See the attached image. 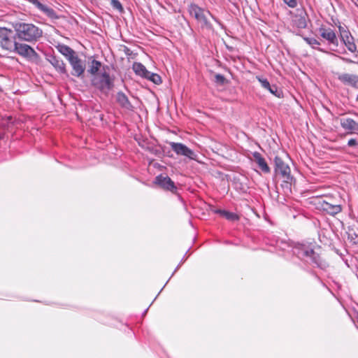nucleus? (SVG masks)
<instances>
[{"label": "nucleus", "instance_id": "c9c22d12", "mask_svg": "<svg viewBox=\"0 0 358 358\" xmlns=\"http://www.w3.org/2000/svg\"><path fill=\"white\" fill-rule=\"evenodd\" d=\"M123 52L127 57H131L132 55V51L127 46H124Z\"/></svg>", "mask_w": 358, "mask_h": 358}, {"label": "nucleus", "instance_id": "20e7f679", "mask_svg": "<svg viewBox=\"0 0 358 358\" xmlns=\"http://www.w3.org/2000/svg\"><path fill=\"white\" fill-rule=\"evenodd\" d=\"M273 163L274 176L282 178L285 183L292 184L294 178L289 165L278 155L274 157Z\"/></svg>", "mask_w": 358, "mask_h": 358}, {"label": "nucleus", "instance_id": "aec40b11", "mask_svg": "<svg viewBox=\"0 0 358 358\" xmlns=\"http://www.w3.org/2000/svg\"><path fill=\"white\" fill-rule=\"evenodd\" d=\"M57 48L62 55L67 58L68 60L69 58L73 57L75 55H76V52L66 45L59 44L57 46Z\"/></svg>", "mask_w": 358, "mask_h": 358}, {"label": "nucleus", "instance_id": "ea45409f", "mask_svg": "<svg viewBox=\"0 0 358 358\" xmlns=\"http://www.w3.org/2000/svg\"><path fill=\"white\" fill-rule=\"evenodd\" d=\"M355 4L358 6V0L355 1Z\"/></svg>", "mask_w": 358, "mask_h": 358}, {"label": "nucleus", "instance_id": "f3484780", "mask_svg": "<svg viewBox=\"0 0 358 358\" xmlns=\"http://www.w3.org/2000/svg\"><path fill=\"white\" fill-rule=\"evenodd\" d=\"M116 102L117 104L122 108L123 109L133 111L134 109V106L131 104L130 101L129 100L128 96L122 92L120 91L117 92L116 96Z\"/></svg>", "mask_w": 358, "mask_h": 358}, {"label": "nucleus", "instance_id": "79ce46f5", "mask_svg": "<svg viewBox=\"0 0 358 358\" xmlns=\"http://www.w3.org/2000/svg\"><path fill=\"white\" fill-rule=\"evenodd\" d=\"M357 88H358V84H357Z\"/></svg>", "mask_w": 358, "mask_h": 358}, {"label": "nucleus", "instance_id": "6ab92c4d", "mask_svg": "<svg viewBox=\"0 0 358 358\" xmlns=\"http://www.w3.org/2000/svg\"><path fill=\"white\" fill-rule=\"evenodd\" d=\"M252 157L254 158L255 162L257 164L258 168L264 173H270L271 169L266 162L265 159L262 157V155L258 152H255L252 153Z\"/></svg>", "mask_w": 358, "mask_h": 358}, {"label": "nucleus", "instance_id": "2f4dec72", "mask_svg": "<svg viewBox=\"0 0 358 358\" xmlns=\"http://www.w3.org/2000/svg\"><path fill=\"white\" fill-rule=\"evenodd\" d=\"M305 41L310 45H312L313 48H315V45H320V43L314 38H306Z\"/></svg>", "mask_w": 358, "mask_h": 358}, {"label": "nucleus", "instance_id": "6e6552de", "mask_svg": "<svg viewBox=\"0 0 358 358\" xmlns=\"http://www.w3.org/2000/svg\"><path fill=\"white\" fill-rule=\"evenodd\" d=\"M153 182L166 191H169L173 194L177 192L178 188L174 182L166 175L159 174L157 176Z\"/></svg>", "mask_w": 358, "mask_h": 358}, {"label": "nucleus", "instance_id": "4be33fe9", "mask_svg": "<svg viewBox=\"0 0 358 358\" xmlns=\"http://www.w3.org/2000/svg\"><path fill=\"white\" fill-rule=\"evenodd\" d=\"M308 246V244L296 243L292 248V252L294 255L301 259L303 254V251H306Z\"/></svg>", "mask_w": 358, "mask_h": 358}, {"label": "nucleus", "instance_id": "4c0bfd02", "mask_svg": "<svg viewBox=\"0 0 358 358\" xmlns=\"http://www.w3.org/2000/svg\"><path fill=\"white\" fill-rule=\"evenodd\" d=\"M4 136V131L0 129V139H2Z\"/></svg>", "mask_w": 358, "mask_h": 358}, {"label": "nucleus", "instance_id": "f03ea898", "mask_svg": "<svg viewBox=\"0 0 358 358\" xmlns=\"http://www.w3.org/2000/svg\"><path fill=\"white\" fill-rule=\"evenodd\" d=\"M187 11L190 16L196 20L202 29L208 30L213 29V25L208 20L206 15H209L215 21H217V18L209 10H205L194 3H191L188 6Z\"/></svg>", "mask_w": 358, "mask_h": 358}, {"label": "nucleus", "instance_id": "f257e3e1", "mask_svg": "<svg viewBox=\"0 0 358 358\" xmlns=\"http://www.w3.org/2000/svg\"><path fill=\"white\" fill-rule=\"evenodd\" d=\"M16 38L22 41L35 43L43 36V30L31 22H16L13 24Z\"/></svg>", "mask_w": 358, "mask_h": 358}, {"label": "nucleus", "instance_id": "e433bc0d", "mask_svg": "<svg viewBox=\"0 0 358 358\" xmlns=\"http://www.w3.org/2000/svg\"><path fill=\"white\" fill-rule=\"evenodd\" d=\"M341 59L345 61V62H348V63H353L354 62L352 60H351L350 59H348V58H344V57H341Z\"/></svg>", "mask_w": 358, "mask_h": 358}, {"label": "nucleus", "instance_id": "a878e982", "mask_svg": "<svg viewBox=\"0 0 358 358\" xmlns=\"http://www.w3.org/2000/svg\"><path fill=\"white\" fill-rule=\"evenodd\" d=\"M348 234L350 241L352 244L358 245V234L356 233L353 229H349Z\"/></svg>", "mask_w": 358, "mask_h": 358}, {"label": "nucleus", "instance_id": "a19ab883", "mask_svg": "<svg viewBox=\"0 0 358 358\" xmlns=\"http://www.w3.org/2000/svg\"><path fill=\"white\" fill-rule=\"evenodd\" d=\"M357 101H358V94H357Z\"/></svg>", "mask_w": 358, "mask_h": 358}, {"label": "nucleus", "instance_id": "473e14b6", "mask_svg": "<svg viewBox=\"0 0 358 358\" xmlns=\"http://www.w3.org/2000/svg\"><path fill=\"white\" fill-rule=\"evenodd\" d=\"M212 211L214 213L219 214L220 216H222L223 217H225V215L227 213V210H222V209H214V210H212Z\"/></svg>", "mask_w": 358, "mask_h": 358}, {"label": "nucleus", "instance_id": "72a5a7b5", "mask_svg": "<svg viewBox=\"0 0 358 358\" xmlns=\"http://www.w3.org/2000/svg\"><path fill=\"white\" fill-rule=\"evenodd\" d=\"M283 1L291 8L296 7L297 4L296 0H283Z\"/></svg>", "mask_w": 358, "mask_h": 358}, {"label": "nucleus", "instance_id": "412c9836", "mask_svg": "<svg viewBox=\"0 0 358 358\" xmlns=\"http://www.w3.org/2000/svg\"><path fill=\"white\" fill-rule=\"evenodd\" d=\"M132 69L136 75L142 78H145V76H147L149 72L145 66L140 62H134Z\"/></svg>", "mask_w": 358, "mask_h": 358}, {"label": "nucleus", "instance_id": "2eb2a0df", "mask_svg": "<svg viewBox=\"0 0 358 358\" xmlns=\"http://www.w3.org/2000/svg\"><path fill=\"white\" fill-rule=\"evenodd\" d=\"M342 128L347 131V134H358V122L352 118L347 117L340 120Z\"/></svg>", "mask_w": 358, "mask_h": 358}, {"label": "nucleus", "instance_id": "58836bf2", "mask_svg": "<svg viewBox=\"0 0 358 358\" xmlns=\"http://www.w3.org/2000/svg\"><path fill=\"white\" fill-rule=\"evenodd\" d=\"M233 4H236L239 0H229Z\"/></svg>", "mask_w": 358, "mask_h": 358}, {"label": "nucleus", "instance_id": "1a4fd4ad", "mask_svg": "<svg viewBox=\"0 0 358 358\" xmlns=\"http://www.w3.org/2000/svg\"><path fill=\"white\" fill-rule=\"evenodd\" d=\"M169 145L172 150L178 155L186 157L191 160H195L196 155L195 152L182 143L170 142Z\"/></svg>", "mask_w": 358, "mask_h": 358}, {"label": "nucleus", "instance_id": "7c9ffc66", "mask_svg": "<svg viewBox=\"0 0 358 358\" xmlns=\"http://www.w3.org/2000/svg\"><path fill=\"white\" fill-rule=\"evenodd\" d=\"M259 82L261 83V85L263 88L267 90L270 88V83L268 80L266 78H261V77H257Z\"/></svg>", "mask_w": 358, "mask_h": 358}, {"label": "nucleus", "instance_id": "c756f323", "mask_svg": "<svg viewBox=\"0 0 358 358\" xmlns=\"http://www.w3.org/2000/svg\"><path fill=\"white\" fill-rule=\"evenodd\" d=\"M267 90H268L272 94H274L275 96L280 97L282 92L280 90H278V87L276 85H271L270 88L267 89Z\"/></svg>", "mask_w": 358, "mask_h": 358}, {"label": "nucleus", "instance_id": "c85d7f7f", "mask_svg": "<svg viewBox=\"0 0 358 358\" xmlns=\"http://www.w3.org/2000/svg\"><path fill=\"white\" fill-rule=\"evenodd\" d=\"M224 218L229 221L235 222V221H238L240 219V217L236 213L227 211Z\"/></svg>", "mask_w": 358, "mask_h": 358}, {"label": "nucleus", "instance_id": "7ed1b4c3", "mask_svg": "<svg viewBox=\"0 0 358 358\" xmlns=\"http://www.w3.org/2000/svg\"><path fill=\"white\" fill-rule=\"evenodd\" d=\"M114 81L115 77L110 76L109 73L103 71L92 77L91 85L96 90L107 94L114 87Z\"/></svg>", "mask_w": 358, "mask_h": 358}, {"label": "nucleus", "instance_id": "dca6fc26", "mask_svg": "<svg viewBox=\"0 0 358 358\" xmlns=\"http://www.w3.org/2000/svg\"><path fill=\"white\" fill-rule=\"evenodd\" d=\"M338 80L345 85L350 86L353 88L357 89L358 85V76L356 74L350 73H338Z\"/></svg>", "mask_w": 358, "mask_h": 358}, {"label": "nucleus", "instance_id": "39448f33", "mask_svg": "<svg viewBox=\"0 0 358 358\" xmlns=\"http://www.w3.org/2000/svg\"><path fill=\"white\" fill-rule=\"evenodd\" d=\"M11 52H15L28 60H37L38 54L30 45L16 41Z\"/></svg>", "mask_w": 358, "mask_h": 358}, {"label": "nucleus", "instance_id": "bb28decb", "mask_svg": "<svg viewBox=\"0 0 358 358\" xmlns=\"http://www.w3.org/2000/svg\"><path fill=\"white\" fill-rule=\"evenodd\" d=\"M214 82L217 85H224L227 83V80L223 75L217 73L215 75Z\"/></svg>", "mask_w": 358, "mask_h": 358}, {"label": "nucleus", "instance_id": "b1692460", "mask_svg": "<svg viewBox=\"0 0 358 358\" xmlns=\"http://www.w3.org/2000/svg\"><path fill=\"white\" fill-rule=\"evenodd\" d=\"M145 78L152 81L153 83L156 85H159L162 82V78L159 75L155 73H152L150 71L148 72L147 76H145Z\"/></svg>", "mask_w": 358, "mask_h": 358}, {"label": "nucleus", "instance_id": "5701e85b", "mask_svg": "<svg viewBox=\"0 0 358 358\" xmlns=\"http://www.w3.org/2000/svg\"><path fill=\"white\" fill-rule=\"evenodd\" d=\"M101 65L102 64L101 62L96 59H92L87 70L88 73L92 76H95V75L99 73L98 71L100 70Z\"/></svg>", "mask_w": 358, "mask_h": 358}, {"label": "nucleus", "instance_id": "9b49d317", "mask_svg": "<svg viewBox=\"0 0 358 358\" xmlns=\"http://www.w3.org/2000/svg\"><path fill=\"white\" fill-rule=\"evenodd\" d=\"M317 206L320 210L331 215H336L342 211L341 205L333 203L323 199H320L317 201Z\"/></svg>", "mask_w": 358, "mask_h": 358}, {"label": "nucleus", "instance_id": "9d476101", "mask_svg": "<svg viewBox=\"0 0 358 358\" xmlns=\"http://www.w3.org/2000/svg\"><path fill=\"white\" fill-rule=\"evenodd\" d=\"M338 30L340 32V38L344 45L347 47L349 51L351 52H355L357 50V46L355 44L354 38L351 35L348 28L344 26L339 25Z\"/></svg>", "mask_w": 358, "mask_h": 358}, {"label": "nucleus", "instance_id": "f704fd0d", "mask_svg": "<svg viewBox=\"0 0 358 358\" xmlns=\"http://www.w3.org/2000/svg\"><path fill=\"white\" fill-rule=\"evenodd\" d=\"M348 145L349 147H355L358 145V140L356 138H351L348 142Z\"/></svg>", "mask_w": 358, "mask_h": 358}, {"label": "nucleus", "instance_id": "393cba45", "mask_svg": "<svg viewBox=\"0 0 358 358\" xmlns=\"http://www.w3.org/2000/svg\"><path fill=\"white\" fill-rule=\"evenodd\" d=\"M12 117L10 116L3 117L0 120V129L4 131V130L8 129L10 124H12Z\"/></svg>", "mask_w": 358, "mask_h": 358}, {"label": "nucleus", "instance_id": "f8f14e48", "mask_svg": "<svg viewBox=\"0 0 358 358\" xmlns=\"http://www.w3.org/2000/svg\"><path fill=\"white\" fill-rule=\"evenodd\" d=\"M69 62L73 69L71 74L76 77H80L83 75L85 70V61H83L78 55L69 58Z\"/></svg>", "mask_w": 358, "mask_h": 358}, {"label": "nucleus", "instance_id": "a211bd4d", "mask_svg": "<svg viewBox=\"0 0 358 358\" xmlns=\"http://www.w3.org/2000/svg\"><path fill=\"white\" fill-rule=\"evenodd\" d=\"M47 60L54 66V68L60 73L65 74L67 73L66 64L62 59L53 55H50L47 57Z\"/></svg>", "mask_w": 358, "mask_h": 358}, {"label": "nucleus", "instance_id": "cd10ccee", "mask_svg": "<svg viewBox=\"0 0 358 358\" xmlns=\"http://www.w3.org/2000/svg\"><path fill=\"white\" fill-rule=\"evenodd\" d=\"M111 6L120 13L124 12V8L119 0H110Z\"/></svg>", "mask_w": 358, "mask_h": 358}, {"label": "nucleus", "instance_id": "4468645a", "mask_svg": "<svg viewBox=\"0 0 358 358\" xmlns=\"http://www.w3.org/2000/svg\"><path fill=\"white\" fill-rule=\"evenodd\" d=\"M308 15L303 8H297L293 16L294 25L299 29H304L307 26Z\"/></svg>", "mask_w": 358, "mask_h": 358}, {"label": "nucleus", "instance_id": "0eeeda50", "mask_svg": "<svg viewBox=\"0 0 358 358\" xmlns=\"http://www.w3.org/2000/svg\"><path fill=\"white\" fill-rule=\"evenodd\" d=\"M305 258L309 259V263L313 264L314 266L324 269L328 266L327 262L323 259L320 255L317 253L309 245L306 251H303V254L301 259Z\"/></svg>", "mask_w": 358, "mask_h": 358}, {"label": "nucleus", "instance_id": "423d86ee", "mask_svg": "<svg viewBox=\"0 0 358 358\" xmlns=\"http://www.w3.org/2000/svg\"><path fill=\"white\" fill-rule=\"evenodd\" d=\"M16 38L13 30L6 27H0V47L2 49L12 52Z\"/></svg>", "mask_w": 358, "mask_h": 358}, {"label": "nucleus", "instance_id": "ddd939ff", "mask_svg": "<svg viewBox=\"0 0 358 358\" xmlns=\"http://www.w3.org/2000/svg\"><path fill=\"white\" fill-rule=\"evenodd\" d=\"M320 35L326 41H328L329 45H333L337 47L338 45V40L336 33L333 29L329 27L322 26L318 29Z\"/></svg>", "mask_w": 358, "mask_h": 358}]
</instances>
